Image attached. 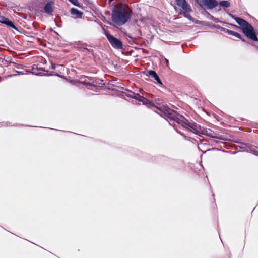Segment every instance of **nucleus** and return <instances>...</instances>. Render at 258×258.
I'll list each match as a JSON object with an SVG mask.
<instances>
[{
    "mask_svg": "<svg viewBox=\"0 0 258 258\" xmlns=\"http://www.w3.org/2000/svg\"><path fill=\"white\" fill-rule=\"evenodd\" d=\"M197 4L202 8L206 9H212L218 5L216 0H196Z\"/></svg>",
    "mask_w": 258,
    "mask_h": 258,
    "instance_id": "nucleus-5",
    "label": "nucleus"
},
{
    "mask_svg": "<svg viewBox=\"0 0 258 258\" xmlns=\"http://www.w3.org/2000/svg\"><path fill=\"white\" fill-rule=\"evenodd\" d=\"M0 23L5 24L8 27H11L16 30L18 31V28L14 25V23L11 20H10L8 18L3 16H0Z\"/></svg>",
    "mask_w": 258,
    "mask_h": 258,
    "instance_id": "nucleus-8",
    "label": "nucleus"
},
{
    "mask_svg": "<svg viewBox=\"0 0 258 258\" xmlns=\"http://www.w3.org/2000/svg\"><path fill=\"white\" fill-rule=\"evenodd\" d=\"M163 113L169 124L174 127L176 126H181L183 128L189 131L191 126V123L194 122L193 121H188L176 111L170 109H165Z\"/></svg>",
    "mask_w": 258,
    "mask_h": 258,
    "instance_id": "nucleus-1",
    "label": "nucleus"
},
{
    "mask_svg": "<svg viewBox=\"0 0 258 258\" xmlns=\"http://www.w3.org/2000/svg\"><path fill=\"white\" fill-rule=\"evenodd\" d=\"M175 2L181 11L190 7L186 0H175Z\"/></svg>",
    "mask_w": 258,
    "mask_h": 258,
    "instance_id": "nucleus-9",
    "label": "nucleus"
},
{
    "mask_svg": "<svg viewBox=\"0 0 258 258\" xmlns=\"http://www.w3.org/2000/svg\"><path fill=\"white\" fill-rule=\"evenodd\" d=\"M233 26H235V27H236V28H238V26H236V25H233Z\"/></svg>",
    "mask_w": 258,
    "mask_h": 258,
    "instance_id": "nucleus-36",
    "label": "nucleus"
},
{
    "mask_svg": "<svg viewBox=\"0 0 258 258\" xmlns=\"http://www.w3.org/2000/svg\"><path fill=\"white\" fill-rule=\"evenodd\" d=\"M218 4L222 7L224 8H228L230 6V3L228 1H220Z\"/></svg>",
    "mask_w": 258,
    "mask_h": 258,
    "instance_id": "nucleus-15",
    "label": "nucleus"
},
{
    "mask_svg": "<svg viewBox=\"0 0 258 258\" xmlns=\"http://www.w3.org/2000/svg\"><path fill=\"white\" fill-rule=\"evenodd\" d=\"M234 31H232V30H229V29H227L226 30V32L227 34H228L229 35H233V34H234Z\"/></svg>",
    "mask_w": 258,
    "mask_h": 258,
    "instance_id": "nucleus-24",
    "label": "nucleus"
},
{
    "mask_svg": "<svg viewBox=\"0 0 258 258\" xmlns=\"http://www.w3.org/2000/svg\"><path fill=\"white\" fill-rule=\"evenodd\" d=\"M85 46H88V47H92L91 45H89L87 43H82V46L81 47V49L83 50H85L87 51V52L89 54H91L92 55H94V50L91 48H85Z\"/></svg>",
    "mask_w": 258,
    "mask_h": 258,
    "instance_id": "nucleus-14",
    "label": "nucleus"
},
{
    "mask_svg": "<svg viewBox=\"0 0 258 258\" xmlns=\"http://www.w3.org/2000/svg\"><path fill=\"white\" fill-rule=\"evenodd\" d=\"M105 36L113 48L116 49H121L122 48L123 44L119 39L115 38L108 32L105 33Z\"/></svg>",
    "mask_w": 258,
    "mask_h": 258,
    "instance_id": "nucleus-7",
    "label": "nucleus"
},
{
    "mask_svg": "<svg viewBox=\"0 0 258 258\" xmlns=\"http://www.w3.org/2000/svg\"><path fill=\"white\" fill-rule=\"evenodd\" d=\"M16 75H10V77H12V76H15Z\"/></svg>",
    "mask_w": 258,
    "mask_h": 258,
    "instance_id": "nucleus-35",
    "label": "nucleus"
},
{
    "mask_svg": "<svg viewBox=\"0 0 258 258\" xmlns=\"http://www.w3.org/2000/svg\"><path fill=\"white\" fill-rule=\"evenodd\" d=\"M87 80L88 79L85 77V80L83 82H82V83L85 85V83H88Z\"/></svg>",
    "mask_w": 258,
    "mask_h": 258,
    "instance_id": "nucleus-30",
    "label": "nucleus"
},
{
    "mask_svg": "<svg viewBox=\"0 0 258 258\" xmlns=\"http://www.w3.org/2000/svg\"><path fill=\"white\" fill-rule=\"evenodd\" d=\"M219 29L222 31L225 32V33L226 32V30H227V29L222 27H219Z\"/></svg>",
    "mask_w": 258,
    "mask_h": 258,
    "instance_id": "nucleus-25",
    "label": "nucleus"
},
{
    "mask_svg": "<svg viewBox=\"0 0 258 258\" xmlns=\"http://www.w3.org/2000/svg\"><path fill=\"white\" fill-rule=\"evenodd\" d=\"M233 36H235L238 38H241V35L239 33L235 31L234 32Z\"/></svg>",
    "mask_w": 258,
    "mask_h": 258,
    "instance_id": "nucleus-21",
    "label": "nucleus"
},
{
    "mask_svg": "<svg viewBox=\"0 0 258 258\" xmlns=\"http://www.w3.org/2000/svg\"><path fill=\"white\" fill-rule=\"evenodd\" d=\"M18 73V74H23L22 73H21V72H17Z\"/></svg>",
    "mask_w": 258,
    "mask_h": 258,
    "instance_id": "nucleus-32",
    "label": "nucleus"
},
{
    "mask_svg": "<svg viewBox=\"0 0 258 258\" xmlns=\"http://www.w3.org/2000/svg\"><path fill=\"white\" fill-rule=\"evenodd\" d=\"M177 132L179 133L178 131H177ZM179 133L182 134L180 132H179Z\"/></svg>",
    "mask_w": 258,
    "mask_h": 258,
    "instance_id": "nucleus-38",
    "label": "nucleus"
},
{
    "mask_svg": "<svg viewBox=\"0 0 258 258\" xmlns=\"http://www.w3.org/2000/svg\"><path fill=\"white\" fill-rule=\"evenodd\" d=\"M165 60H166V62H168V60H167V59H165Z\"/></svg>",
    "mask_w": 258,
    "mask_h": 258,
    "instance_id": "nucleus-37",
    "label": "nucleus"
},
{
    "mask_svg": "<svg viewBox=\"0 0 258 258\" xmlns=\"http://www.w3.org/2000/svg\"><path fill=\"white\" fill-rule=\"evenodd\" d=\"M53 5L54 3L52 1L49 2L46 4L44 6V11L47 14L49 15H52V12L53 11Z\"/></svg>",
    "mask_w": 258,
    "mask_h": 258,
    "instance_id": "nucleus-10",
    "label": "nucleus"
},
{
    "mask_svg": "<svg viewBox=\"0 0 258 258\" xmlns=\"http://www.w3.org/2000/svg\"><path fill=\"white\" fill-rule=\"evenodd\" d=\"M86 78L88 79V80L91 81L92 82L93 81V80L94 79V78H92L91 77H87Z\"/></svg>",
    "mask_w": 258,
    "mask_h": 258,
    "instance_id": "nucleus-28",
    "label": "nucleus"
},
{
    "mask_svg": "<svg viewBox=\"0 0 258 258\" xmlns=\"http://www.w3.org/2000/svg\"><path fill=\"white\" fill-rule=\"evenodd\" d=\"M208 14L210 16V17H211V19H212V20H213L214 22H220V23H223L222 22L219 21V20H218V19L215 18H214L213 16H212L210 15L209 14V13H208Z\"/></svg>",
    "mask_w": 258,
    "mask_h": 258,
    "instance_id": "nucleus-20",
    "label": "nucleus"
},
{
    "mask_svg": "<svg viewBox=\"0 0 258 258\" xmlns=\"http://www.w3.org/2000/svg\"><path fill=\"white\" fill-rule=\"evenodd\" d=\"M68 1L75 6H78V7H80V3L78 0H68Z\"/></svg>",
    "mask_w": 258,
    "mask_h": 258,
    "instance_id": "nucleus-18",
    "label": "nucleus"
},
{
    "mask_svg": "<svg viewBox=\"0 0 258 258\" xmlns=\"http://www.w3.org/2000/svg\"><path fill=\"white\" fill-rule=\"evenodd\" d=\"M70 13L72 15L75 16V18H81L83 15V13L82 12L75 8L71 9Z\"/></svg>",
    "mask_w": 258,
    "mask_h": 258,
    "instance_id": "nucleus-11",
    "label": "nucleus"
},
{
    "mask_svg": "<svg viewBox=\"0 0 258 258\" xmlns=\"http://www.w3.org/2000/svg\"><path fill=\"white\" fill-rule=\"evenodd\" d=\"M186 18L191 21H192L194 19V18L189 14H188V16Z\"/></svg>",
    "mask_w": 258,
    "mask_h": 258,
    "instance_id": "nucleus-27",
    "label": "nucleus"
},
{
    "mask_svg": "<svg viewBox=\"0 0 258 258\" xmlns=\"http://www.w3.org/2000/svg\"><path fill=\"white\" fill-rule=\"evenodd\" d=\"M182 13H180L181 14H182L183 16L184 17H186L188 14L192 11V9L191 7L187 8V9H184L183 10H181Z\"/></svg>",
    "mask_w": 258,
    "mask_h": 258,
    "instance_id": "nucleus-16",
    "label": "nucleus"
},
{
    "mask_svg": "<svg viewBox=\"0 0 258 258\" xmlns=\"http://www.w3.org/2000/svg\"><path fill=\"white\" fill-rule=\"evenodd\" d=\"M12 63L13 64V66L18 69H20L22 68V66L21 64H17L15 62H12Z\"/></svg>",
    "mask_w": 258,
    "mask_h": 258,
    "instance_id": "nucleus-19",
    "label": "nucleus"
},
{
    "mask_svg": "<svg viewBox=\"0 0 258 258\" xmlns=\"http://www.w3.org/2000/svg\"><path fill=\"white\" fill-rule=\"evenodd\" d=\"M234 31H232V30H229V29H227L226 30V32L227 34H228L229 35H233V34H234Z\"/></svg>",
    "mask_w": 258,
    "mask_h": 258,
    "instance_id": "nucleus-23",
    "label": "nucleus"
},
{
    "mask_svg": "<svg viewBox=\"0 0 258 258\" xmlns=\"http://www.w3.org/2000/svg\"><path fill=\"white\" fill-rule=\"evenodd\" d=\"M130 17V14L124 10H113L112 11V20L116 24H125Z\"/></svg>",
    "mask_w": 258,
    "mask_h": 258,
    "instance_id": "nucleus-4",
    "label": "nucleus"
},
{
    "mask_svg": "<svg viewBox=\"0 0 258 258\" xmlns=\"http://www.w3.org/2000/svg\"><path fill=\"white\" fill-rule=\"evenodd\" d=\"M99 81H100V80H99L98 79L94 78L92 83V84L95 83L96 84H100Z\"/></svg>",
    "mask_w": 258,
    "mask_h": 258,
    "instance_id": "nucleus-22",
    "label": "nucleus"
},
{
    "mask_svg": "<svg viewBox=\"0 0 258 258\" xmlns=\"http://www.w3.org/2000/svg\"><path fill=\"white\" fill-rule=\"evenodd\" d=\"M229 15L236 21L239 25L242 27V32L247 37L254 41L258 42V38L254 28L251 24L243 19L235 17L232 14H229Z\"/></svg>",
    "mask_w": 258,
    "mask_h": 258,
    "instance_id": "nucleus-2",
    "label": "nucleus"
},
{
    "mask_svg": "<svg viewBox=\"0 0 258 258\" xmlns=\"http://www.w3.org/2000/svg\"><path fill=\"white\" fill-rule=\"evenodd\" d=\"M85 85L86 86H94L95 85L92 84V83L88 82L85 83Z\"/></svg>",
    "mask_w": 258,
    "mask_h": 258,
    "instance_id": "nucleus-26",
    "label": "nucleus"
},
{
    "mask_svg": "<svg viewBox=\"0 0 258 258\" xmlns=\"http://www.w3.org/2000/svg\"><path fill=\"white\" fill-rule=\"evenodd\" d=\"M51 68L52 69H54H54H55L56 67H55V66L53 63H52V62H51Z\"/></svg>",
    "mask_w": 258,
    "mask_h": 258,
    "instance_id": "nucleus-29",
    "label": "nucleus"
},
{
    "mask_svg": "<svg viewBox=\"0 0 258 258\" xmlns=\"http://www.w3.org/2000/svg\"><path fill=\"white\" fill-rule=\"evenodd\" d=\"M246 151L258 156L257 148L256 146L248 144L246 146Z\"/></svg>",
    "mask_w": 258,
    "mask_h": 258,
    "instance_id": "nucleus-12",
    "label": "nucleus"
},
{
    "mask_svg": "<svg viewBox=\"0 0 258 258\" xmlns=\"http://www.w3.org/2000/svg\"><path fill=\"white\" fill-rule=\"evenodd\" d=\"M191 126H190L189 131L196 134L199 136H201V135H205L213 138L223 139L221 137L217 136V134L216 133L209 129L207 130L204 127H201V125L198 124L195 122H191Z\"/></svg>",
    "mask_w": 258,
    "mask_h": 258,
    "instance_id": "nucleus-3",
    "label": "nucleus"
},
{
    "mask_svg": "<svg viewBox=\"0 0 258 258\" xmlns=\"http://www.w3.org/2000/svg\"><path fill=\"white\" fill-rule=\"evenodd\" d=\"M174 8H175L176 11H177V8L176 7H175Z\"/></svg>",
    "mask_w": 258,
    "mask_h": 258,
    "instance_id": "nucleus-34",
    "label": "nucleus"
},
{
    "mask_svg": "<svg viewBox=\"0 0 258 258\" xmlns=\"http://www.w3.org/2000/svg\"><path fill=\"white\" fill-rule=\"evenodd\" d=\"M125 95L128 97L136 99L141 102H142L143 104H150V101L146 99L142 96H141L138 93H135V92L130 90H125V91L124 92Z\"/></svg>",
    "mask_w": 258,
    "mask_h": 258,
    "instance_id": "nucleus-6",
    "label": "nucleus"
},
{
    "mask_svg": "<svg viewBox=\"0 0 258 258\" xmlns=\"http://www.w3.org/2000/svg\"><path fill=\"white\" fill-rule=\"evenodd\" d=\"M219 27H220V26H217L216 28L219 29Z\"/></svg>",
    "mask_w": 258,
    "mask_h": 258,
    "instance_id": "nucleus-33",
    "label": "nucleus"
},
{
    "mask_svg": "<svg viewBox=\"0 0 258 258\" xmlns=\"http://www.w3.org/2000/svg\"><path fill=\"white\" fill-rule=\"evenodd\" d=\"M148 76H150L152 78H153L155 80L157 81V82L161 84L162 82L159 77V76L157 75V73L155 71L153 70H150L148 72Z\"/></svg>",
    "mask_w": 258,
    "mask_h": 258,
    "instance_id": "nucleus-13",
    "label": "nucleus"
},
{
    "mask_svg": "<svg viewBox=\"0 0 258 258\" xmlns=\"http://www.w3.org/2000/svg\"><path fill=\"white\" fill-rule=\"evenodd\" d=\"M35 69H36L38 71L41 70V71H44V70L42 68H38L37 66L36 67V68H35V67H33V70L34 72H33V73L34 74H35L36 75H39V76H43L44 75L43 73H41V72L37 73V72H35Z\"/></svg>",
    "mask_w": 258,
    "mask_h": 258,
    "instance_id": "nucleus-17",
    "label": "nucleus"
},
{
    "mask_svg": "<svg viewBox=\"0 0 258 258\" xmlns=\"http://www.w3.org/2000/svg\"><path fill=\"white\" fill-rule=\"evenodd\" d=\"M241 39V40L243 42H246V40L244 38H242L241 36V38H240Z\"/></svg>",
    "mask_w": 258,
    "mask_h": 258,
    "instance_id": "nucleus-31",
    "label": "nucleus"
}]
</instances>
